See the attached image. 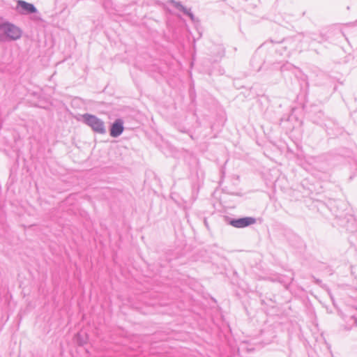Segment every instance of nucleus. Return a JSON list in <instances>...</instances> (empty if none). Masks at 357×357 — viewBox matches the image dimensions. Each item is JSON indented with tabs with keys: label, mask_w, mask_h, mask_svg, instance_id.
<instances>
[{
	"label": "nucleus",
	"mask_w": 357,
	"mask_h": 357,
	"mask_svg": "<svg viewBox=\"0 0 357 357\" xmlns=\"http://www.w3.org/2000/svg\"><path fill=\"white\" fill-rule=\"evenodd\" d=\"M168 3L169 4H172L174 8H176L178 10L183 12L185 15H188L192 21L194 22L195 20V17L192 13L190 11V9L186 8L181 3V2L176 1L174 0H169Z\"/></svg>",
	"instance_id": "423d86ee"
},
{
	"label": "nucleus",
	"mask_w": 357,
	"mask_h": 357,
	"mask_svg": "<svg viewBox=\"0 0 357 357\" xmlns=\"http://www.w3.org/2000/svg\"><path fill=\"white\" fill-rule=\"evenodd\" d=\"M82 119L84 123L89 126L95 132L99 134H105L106 132L104 121L96 116L86 113L82 115Z\"/></svg>",
	"instance_id": "f03ea898"
},
{
	"label": "nucleus",
	"mask_w": 357,
	"mask_h": 357,
	"mask_svg": "<svg viewBox=\"0 0 357 357\" xmlns=\"http://www.w3.org/2000/svg\"><path fill=\"white\" fill-rule=\"evenodd\" d=\"M124 130L123 121L121 119H117L112 124L110 128V135L112 137H117L120 136Z\"/></svg>",
	"instance_id": "20e7f679"
},
{
	"label": "nucleus",
	"mask_w": 357,
	"mask_h": 357,
	"mask_svg": "<svg viewBox=\"0 0 357 357\" xmlns=\"http://www.w3.org/2000/svg\"><path fill=\"white\" fill-rule=\"evenodd\" d=\"M345 329L347 331L351 330L353 326H357V317L355 315H351L346 320Z\"/></svg>",
	"instance_id": "0eeeda50"
},
{
	"label": "nucleus",
	"mask_w": 357,
	"mask_h": 357,
	"mask_svg": "<svg viewBox=\"0 0 357 357\" xmlns=\"http://www.w3.org/2000/svg\"><path fill=\"white\" fill-rule=\"evenodd\" d=\"M17 6L20 9V12L22 14L35 13L37 11L33 4L27 3L22 0H19L17 1Z\"/></svg>",
	"instance_id": "39448f33"
},
{
	"label": "nucleus",
	"mask_w": 357,
	"mask_h": 357,
	"mask_svg": "<svg viewBox=\"0 0 357 357\" xmlns=\"http://www.w3.org/2000/svg\"><path fill=\"white\" fill-rule=\"evenodd\" d=\"M22 36L21 29L10 22L0 24V42L16 40Z\"/></svg>",
	"instance_id": "f257e3e1"
},
{
	"label": "nucleus",
	"mask_w": 357,
	"mask_h": 357,
	"mask_svg": "<svg viewBox=\"0 0 357 357\" xmlns=\"http://www.w3.org/2000/svg\"><path fill=\"white\" fill-rule=\"evenodd\" d=\"M291 68H292V65H291L290 63H287L282 67V70L284 69H290Z\"/></svg>",
	"instance_id": "6e6552de"
},
{
	"label": "nucleus",
	"mask_w": 357,
	"mask_h": 357,
	"mask_svg": "<svg viewBox=\"0 0 357 357\" xmlns=\"http://www.w3.org/2000/svg\"><path fill=\"white\" fill-rule=\"evenodd\" d=\"M255 218L251 217L233 219L230 221V225L236 228H243L255 224Z\"/></svg>",
	"instance_id": "7ed1b4c3"
}]
</instances>
